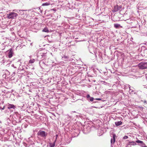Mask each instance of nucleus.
Listing matches in <instances>:
<instances>
[{"mask_svg":"<svg viewBox=\"0 0 147 147\" xmlns=\"http://www.w3.org/2000/svg\"><path fill=\"white\" fill-rule=\"evenodd\" d=\"M90 131V127L85 126L84 128V131L86 134L89 133Z\"/></svg>","mask_w":147,"mask_h":147,"instance_id":"nucleus-11","label":"nucleus"},{"mask_svg":"<svg viewBox=\"0 0 147 147\" xmlns=\"http://www.w3.org/2000/svg\"><path fill=\"white\" fill-rule=\"evenodd\" d=\"M18 16V14L15 12H10L7 15V18L9 19H14Z\"/></svg>","mask_w":147,"mask_h":147,"instance_id":"nucleus-8","label":"nucleus"},{"mask_svg":"<svg viewBox=\"0 0 147 147\" xmlns=\"http://www.w3.org/2000/svg\"><path fill=\"white\" fill-rule=\"evenodd\" d=\"M57 137L56 138L55 140L53 143L49 142V147H54L55 146V142L56 141Z\"/></svg>","mask_w":147,"mask_h":147,"instance_id":"nucleus-12","label":"nucleus"},{"mask_svg":"<svg viewBox=\"0 0 147 147\" xmlns=\"http://www.w3.org/2000/svg\"><path fill=\"white\" fill-rule=\"evenodd\" d=\"M44 59H41V60L40 61L39 64V65L42 68L44 69L46 66V64L45 63H44V61L43 60Z\"/></svg>","mask_w":147,"mask_h":147,"instance_id":"nucleus-10","label":"nucleus"},{"mask_svg":"<svg viewBox=\"0 0 147 147\" xmlns=\"http://www.w3.org/2000/svg\"><path fill=\"white\" fill-rule=\"evenodd\" d=\"M100 82L102 84H104V85H107V82H105V81H101Z\"/></svg>","mask_w":147,"mask_h":147,"instance_id":"nucleus-28","label":"nucleus"},{"mask_svg":"<svg viewBox=\"0 0 147 147\" xmlns=\"http://www.w3.org/2000/svg\"><path fill=\"white\" fill-rule=\"evenodd\" d=\"M136 142L138 143H140V144L143 145H145L144 143L143 142V141H140L139 140H136Z\"/></svg>","mask_w":147,"mask_h":147,"instance_id":"nucleus-17","label":"nucleus"},{"mask_svg":"<svg viewBox=\"0 0 147 147\" xmlns=\"http://www.w3.org/2000/svg\"><path fill=\"white\" fill-rule=\"evenodd\" d=\"M15 71H16V70H15V71H14V72H13V73L15 74Z\"/></svg>","mask_w":147,"mask_h":147,"instance_id":"nucleus-37","label":"nucleus"},{"mask_svg":"<svg viewBox=\"0 0 147 147\" xmlns=\"http://www.w3.org/2000/svg\"><path fill=\"white\" fill-rule=\"evenodd\" d=\"M139 68L141 69H143L147 68V62H141L138 65Z\"/></svg>","mask_w":147,"mask_h":147,"instance_id":"nucleus-5","label":"nucleus"},{"mask_svg":"<svg viewBox=\"0 0 147 147\" xmlns=\"http://www.w3.org/2000/svg\"><path fill=\"white\" fill-rule=\"evenodd\" d=\"M132 40H133V38H131V39H130V40H131V42H133V41H132Z\"/></svg>","mask_w":147,"mask_h":147,"instance_id":"nucleus-35","label":"nucleus"},{"mask_svg":"<svg viewBox=\"0 0 147 147\" xmlns=\"http://www.w3.org/2000/svg\"><path fill=\"white\" fill-rule=\"evenodd\" d=\"M63 58L65 59H68L69 58V57L67 56H64V57H63Z\"/></svg>","mask_w":147,"mask_h":147,"instance_id":"nucleus-29","label":"nucleus"},{"mask_svg":"<svg viewBox=\"0 0 147 147\" xmlns=\"http://www.w3.org/2000/svg\"><path fill=\"white\" fill-rule=\"evenodd\" d=\"M114 27L116 28H119L120 26V24H114Z\"/></svg>","mask_w":147,"mask_h":147,"instance_id":"nucleus-20","label":"nucleus"},{"mask_svg":"<svg viewBox=\"0 0 147 147\" xmlns=\"http://www.w3.org/2000/svg\"><path fill=\"white\" fill-rule=\"evenodd\" d=\"M25 10H18L17 11V12L19 14L22 15H23L24 13V11H25Z\"/></svg>","mask_w":147,"mask_h":147,"instance_id":"nucleus-14","label":"nucleus"},{"mask_svg":"<svg viewBox=\"0 0 147 147\" xmlns=\"http://www.w3.org/2000/svg\"><path fill=\"white\" fill-rule=\"evenodd\" d=\"M16 107L13 104L8 103L7 104V108L9 109L10 112H12L15 110Z\"/></svg>","mask_w":147,"mask_h":147,"instance_id":"nucleus-7","label":"nucleus"},{"mask_svg":"<svg viewBox=\"0 0 147 147\" xmlns=\"http://www.w3.org/2000/svg\"><path fill=\"white\" fill-rule=\"evenodd\" d=\"M144 103H145L146 104H147V103H146V100H144Z\"/></svg>","mask_w":147,"mask_h":147,"instance_id":"nucleus-33","label":"nucleus"},{"mask_svg":"<svg viewBox=\"0 0 147 147\" xmlns=\"http://www.w3.org/2000/svg\"><path fill=\"white\" fill-rule=\"evenodd\" d=\"M142 147H147V146H142Z\"/></svg>","mask_w":147,"mask_h":147,"instance_id":"nucleus-36","label":"nucleus"},{"mask_svg":"<svg viewBox=\"0 0 147 147\" xmlns=\"http://www.w3.org/2000/svg\"><path fill=\"white\" fill-rule=\"evenodd\" d=\"M35 61V60L34 59H31L29 61V63H33Z\"/></svg>","mask_w":147,"mask_h":147,"instance_id":"nucleus-24","label":"nucleus"},{"mask_svg":"<svg viewBox=\"0 0 147 147\" xmlns=\"http://www.w3.org/2000/svg\"><path fill=\"white\" fill-rule=\"evenodd\" d=\"M94 99L93 97H90L88 99V100L89 102H92L93 101Z\"/></svg>","mask_w":147,"mask_h":147,"instance_id":"nucleus-21","label":"nucleus"},{"mask_svg":"<svg viewBox=\"0 0 147 147\" xmlns=\"http://www.w3.org/2000/svg\"><path fill=\"white\" fill-rule=\"evenodd\" d=\"M14 48L11 47L6 52L8 53V56L9 58H11L14 55Z\"/></svg>","mask_w":147,"mask_h":147,"instance_id":"nucleus-4","label":"nucleus"},{"mask_svg":"<svg viewBox=\"0 0 147 147\" xmlns=\"http://www.w3.org/2000/svg\"><path fill=\"white\" fill-rule=\"evenodd\" d=\"M11 67H13V68L15 69L16 70L17 69V68H18V67H16V66L15 65V64H12L11 65Z\"/></svg>","mask_w":147,"mask_h":147,"instance_id":"nucleus-25","label":"nucleus"},{"mask_svg":"<svg viewBox=\"0 0 147 147\" xmlns=\"http://www.w3.org/2000/svg\"><path fill=\"white\" fill-rule=\"evenodd\" d=\"M126 21H127V22L129 24L132 23L134 22V20L131 18L127 19L126 20Z\"/></svg>","mask_w":147,"mask_h":147,"instance_id":"nucleus-15","label":"nucleus"},{"mask_svg":"<svg viewBox=\"0 0 147 147\" xmlns=\"http://www.w3.org/2000/svg\"><path fill=\"white\" fill-rule=\"evenodd\" d=\"M47 134H48L47 132L41 130H39L37 134L38 136L39 137L42 138V139L43 140L46 139Z\"/></svg>","mask_w":147,"mask_h":147,"instance_id":"nucleus-2","label":"nucleus"},{"mask_svg":"<svg viewBox=\"0 0 147 147\" xmlns=\"http://www.w3.org/2000/svg\"><path fill=\"white\" fill-rule=\"evenodd\" d=\"M47 51L43 49L39 51L37 53V57L39 59H44L48 58Z\"/></svg>","mask_w":147,"mask_h":147,"instance_id":"nucleus-1","label":"nucleus"},{"mask_svg":"<svg viewBox=\"0 0 147 147\" xmlns=\"http://www.w3.org/2000/svg\"><path fill=\"white\" fill-rule=\"evenodd\" d=\"M94 102H96L94 101Z\"/></svg>","mask_w":147,"mask_h":147,"instance_id":"nucleus-40","label":"nucleus"},{"mask_svg":"<svg viewBox=\"0 0 147 147\" xmlns=\"http://www.w3.org/2000/svg\"><path fill=\"white\" fill-rule=\"evenodd\" d=\"M110 136L112 137L111 140V144H114L115 142V138L116 136L115 134L113 132V131H110Z\"/></svg>","mask_w":147,"mask_h":147,"instance_id":"nucleus-6","label":"nucleus"},{"mask_svg":"<svg viewBox=\"0 0 147 147\" xmlns=\"http://www.w3.org/2000/svg\"><path fill=\"white\" fill-rule=\"evenodd\" d=\"M16 67H18V69L20 71H23L24 68L22 67V68H20V66L21 65V62L20 59H16V61L14 63Z\"/></svg>","mask_w":147,"mask_h":147,"instance_id":"nucleus-3","label":"nucleus"},{"mask_svg":"<svg viewBox=\"0 0 147 147\" xmlns=\"http://www.w3.org/2000/svg\"><path fill=\"white\" fill-rule=\"evenodd\" d=\"M121 8V6H119L118 5H116L114 7V8L113 10V12H115L120 10Z\"/></svg>","mask_w":147,"mask_h":147,"instance_id":"nucleus-9","label":"nucleus"},{"mask_svg":"<svg viewBox=\"0 0 147 147\" xmlns=\"http://www.w3.org/2000/svg\"><path fill=\"white\" fill-rule=\"evenodd\" d=\"M115 123L116 126H118L122 125V122L121 121H117Z\"/></svg>","mask_w":147,"mask_h":147,"instance_id":"nucleus-16","label":"nucleus"},{"mask_svg":"<svg viewBox=\"0 0 147 147\" xmlns=\"http://www.w3.org/2000/svg\"><path fill=\"white\" fill-rule=\"evenodd\" d=\"M76 113V111H72L71 112V114H72L73 113Z\"/></svg>","mask_w":147,"mask_h":147,"instance_id":"nucleus-34","label":"nucleus"},{"mask_svg":"<svg viewBox=\"0 0 147 147\" xmlns=\"http://www.w3.org/2000/svg\"><path fill=\"white\" fill-rule=\"evenodd\" d=\"M86 98H87V100H88V99L89 98H90V95L89 94H87V95H86Z\"/></svg>","mask_w":147,"mask_h":147,"instance_id":"nucleus-30","label":"nucleus"},{"mask_svg":"<svg viewBox=\"0 0 147 147\" xmlns=\"http://www.w3.org/2000/svg\"><path fill=\"white\" fill-rule=\"evenodd\" d=\"M5 120H6L7 121V122H8V125H9V124H10V123H9V121H10V120H9V119L8 118H5Z\"/></svg>","mask_w":147,"mask_h":147,"instance_id":"nucleus-26","label":"nucleus"},{"mask_svg":"<svg viewBox=\"0 0 147 147\" xmlns=\"http://www.w3.org/2000/svg\"><path fill=\"white\" fill-rule=\"evenodd\" d=\"M42 31L48 32H49V30L47 28H45Z\"/></svg>","mask_w":147,"mask_h":147,"instance_id":"nucleus-22","label":"nucleus"},{"mask_svg":"<svg viewBox=\"0 0 147 147\" xmlns=\"http://www.w3.org/2000/svg\"><path fill=\"white\" fill-rule=\"evenodd\" d=\"M39 9H40V11H41V10L40 9V8H39Z\"/></svg>","mask_w":147,"mask_h":147,"instance_id":"nucleus-38","label":"nucleus"},{"mask_svg":"<svg viewBox=\"0 0 147 147\" xmlns=\"http://www.w3.org/2000/svg\"><path fill=\"white\" fill-rule=\"evenodd\" d=\"M136 144V142H129L128 145H133L134 146Z\"/></svg>","mask_w":147,"mask_h":147,"instance_id":"nucleus-19","label":"nucleus"},{"mask_svg":"<svg viewBox=\"0 0 147 147\" xmlns=\"http://www.w3.org/2000/svg\"><path fill=\"white\" fill-rule=\"evenodd\" d=\"M7 71V72H8V74H9V72L8 71Z\"/></svg>","mask_w":147,"mask_h":147,"instance_id":"nucleus-39","label":"nucleus"},{"mask_svg":"<svg viewBox=\"0 0 147 147\" xmlns=\"http://www.w3.org/2000/svg\"><path fill=\"white\" fill-rule=\"evenodd\" d=\"M50 4L49 3L47 2L43 3L42 5V6H47L50 5Z\"/></svg>","mask_w":147,"mask_h":147,"instance_id":"nucleus-23","label":"nucleus"},{"mask_svg":"<svg viewBox=\"0 0 147 147\" xmlns=\"http://www.w3.org/2000/svg\"><path fill=\"white\" fill-rule=\"evenodd\" d=\"M35 117L36 119L40 120L41 121L42 120V119H43V117L42 116H40L39 115H36Z\"/></svg>","mask_w":147,"mask_h":147,"instance_id":"nucleus-13","label":"nucleus"},{"mask_svg":"<svg viewBox=\"0 0 147 147\" xmlns=\"http://www.w3.org/2000/svg\"><path fill=\"white\" fill-rule=\"evenodd\" d=\"M128 138V136H124L123 137V139L124 140H125V139H127Z\"/></svg>","mask_w":147,"mask_h":147,"instance_id":"nucleus-31","label":"nucleus"},{"mask_svg":"<svg viewBox=\"0 0 147 147\" xmlns=\"http://www.w3.org/2000/svg\"><path fill=\"white\" fill-rule=\"evenodd\" d=\"M5 107V106H4L3 107L0 106V109L1 110H3L4 109Z\"/></svg>","mask_w":147,"mask_h":147,"instance_id":"nucleus-32","label":"nucleus"},{"mask_svg":"<svg viewBox=\"0 0 147 147\" xmlns=\"http://www.w3.org/2000/svg\"><path fill=\"white\" fill-rule=\"evenodd\" d=\"M95 100H101L102 101H103V102L105 100H102V98H96L95 99Z\"/></svg>","mask_w":147,"mask_h":147,"instance_id":"nucleus-27","label":"nucleus"},{"mask_svg":"<svg viewBox=\"0 0 147 147\" xmlns=\"http://www.w3.org/2000/svg\"><path fill=\"white\" fill-rule=\"evenodd\" d=\"M125 86V88H129V92H132L133 91V90L131 89L130 86L129 85H127L126 86Z\"/></svg>","mask_w":147,"mask_h":147,"instance_id":"nucleus-18","label":"nucleus"}]
</instances>
